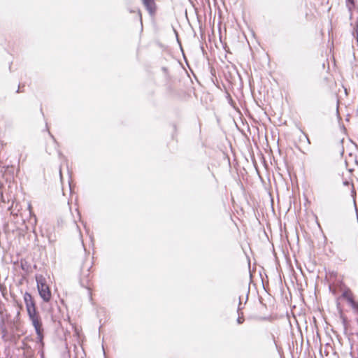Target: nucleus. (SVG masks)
Here are the masks:
<instances>
[{"label":"nucleus","instance_id":"1","mask_svg":"<svg viewBox=\"0 0 358 358\" xmlns=\"http://www.w3.org/2000/svg\"><path fill=\"white\" fill-rule=\"evenodd\" d=\"M23 299L29 320L36 330L38 337L41 338L43 332V323L41 315L37 311L35 301L29 292L24 294Z\"/></svg>","mask_w":358,"mask_h":358},{"label":"nucleus","instance_id":"2","mask_svg":"<svg viewBox=\"0 0 358 358\" xmlns=\"http://www.w3.org/2000/svg\"><path fill=\"white\" fill-rule=\"evenodd\" d=\"M36 281L40 296L44 302H50L52 299V292L45 278L43 275H36Z\"/></svg>","mask_w":358,"mask_h":358},{"label":"nucleus","instance_id":"3","mask_svg":"<svg viewBox=\"0 0 358 358\" xmlns=\"http://www.w3.org/2000/svg\"><path fill=\"white\" fill-rule=\"evenodd\" d=\"M93 262L89 257L86 258L80 268V280L83 284L89 285L93 278Z\"/></svg>","mask_w":358,"mask_h":358},{"label":"nucleus","instance_id":"4","mask_svg":"<svg viewBox=\"0 0 358 358\" xmlns=\"http://www.w3.org/2000/svg\"><path fill=\"white\" fill-rule=\"evenodd\" d=\"M127 20H130L131 18H133L134 20H136L140 22L141 24V29L143 30V20H142V13L140 9H134V10H130L127 16Z\"/></svg>","mask_w":358,"mask_h":358},{"label":"nucleus","instance_id":"5","mask_svg":"<svg viewBox=\"0 0 358 358\" xmlns=\"http://www.w3.org/2000/svg\"><path fill=\"white\" fill-rule=\"evenodd\" d=\"M150 16L154 17L157 13V6L155 0H141Z\"/></svg>","mask_w":358,"mask_h":358},{"label":"nucleus","instance_id":"6","mask_svg":"<svg viewBox=\"0 0 358 358\" xmlns=\"http://www.w3.org/2000/svg\"><path fill=\"white\" fill-rule=\"evenodd\" d=\"M244 321H245V318H244L243 313H241V314L240 315H238V317L237 318V322L238 324H242L244 322Z\"/></svg>","mask_w":358,"mask_h":358},{"label":"nucleus","instance_id":"7","mask_svg":"<svg viewBox=\"0 0 358 358\" xmlns=\"http://www.w3.org/2000/svg\"><path fill=\"white\" fill-rule=\"evenodd\" d=\"M352 6H355V0H348Z\"/></svg>","mask_w":358,"mask_h":358}]
</instances>
